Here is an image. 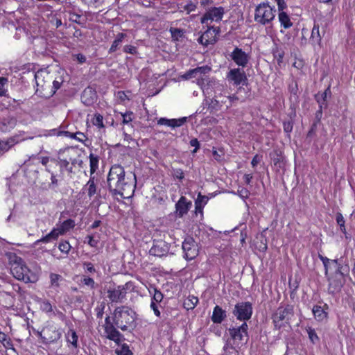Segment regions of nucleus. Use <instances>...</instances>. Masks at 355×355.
<instances>
[{"mask_svg": "<svg viewBox=\"0 0 355 355\" xmlns=\"http://www.w3.org/2000/svg\"><path fill=\"white\" fill-rule=\"evenodd\" d=\"M182 250L184 253V257L187 259L192 260L198 254V248L197 243L193 238L185 239L182 243Z\"/></svg>", "mask_w": 355, "mask_h": 355, "instance_id": "obj_12", "label": "nucleus"}, {"mask_svg": "<svg viewBox=\"0 0 355 355\" xmlns=\"http://www.w3.org/2000/svg\"><path fill=\"white\" fill-rule=\"evenodd\" d=\"M226 318V311L219 306H216L213 311L211 320L214 323L219 324Z\"/></svg>", "mask_w": 355, "mask_h": 355, "instance_id": "obj_22", "label": "nucleus"}, {"mask_svg": "<svg viewBox=\"0 0 355 355\" xmlns=\"http://www.w3.org/2000/svg\"><path fill=\"white\" fill-rule=\"evenodd\" d=\"M45 336L52 340L51 342L58 341L62 336V333L60 330L55 328H49L45 330ZM50 343V341L49 342Z\"/></svg>", "mask_w": 355, "mask_h": 355, "instance_id": "obj_26", "label": "nucleus"}, {"mask_svg": "<svg viewBox=\"0 0 355 355\" xmlns=\"http://www.w3.org/2000/svg\"><path fill=\"white\" fill-rule=\"evenodd\" d=\"M0 114H1L0 112ZM1 114H0V130L2 132H8L15 128L17 121L13 116H8L1 119Z\"/></svg>", "mask_w": 355, "mask_h": 355, "instance_id": "obj_19", "label": "nucleus"}, {"mask_svg": "<svg viewBox=\"0 0 355 355\" xmlns=\"http://www.w3.org/2000/svg\"><path fill=\"white\" fill-rule=\"evenodd\" d=\"M154 293L151 298V302H153L155 304H159L162 302L164 298L163 294L156 288L153 289Z\"/></svg>", "mask_w": 355, "mask_h": 355, "instance_id": "obj_42", "label": "nucleus"}, {"mask_svg": "<svg viewBox=\"0 0 355 355\" xmlns=\"http://www.w3.org/2000/svg\"><path fill=\"white\" fill-rule=\"evenodd\" d=\"M41 309L46 313H51L53 311L52 305L48 301H44L41 304Z\"/></svg>", "mask_w": 355, "mask_h": 355, "instance_id": "obj_49", "label": "nucleus"}, {"mask_svg": "<svg viewBox=\"0 0 355 355\" xmlns=\"http://www.w3.org/2000/svg\"><path fill=\"white\" fill-rule=\"evenodd\" d=\"M196 8V4L192 2H189L184 6V10H186L188 13L195 10Z\"/></svg>", "mask_w": 355, "mask_h": 355, "instance_id": "obj_62", "label": "nucleus"}, {"mask_svg": "<svg viewBox=\"0 0 355 355\" xmlns=\"http://www.w3.org/2000/svg\"><path fill=\"white\" fill-rule=\"evenodd\" d=\"M225 11L223 7H213L207 10L201 18L202 24H207L208 21H220Z\"/></svg>", "mask_w": 355, "mask_h": 355, "instance_id": "obj_13", "label": "nucleus"}, {"mask_svg": "<svg viewBox=\"0 0 355 355\" xmlns=\"http://www.w3.org/2000/svg\"><path fill=\"white\" fill-rule=\"evenodd\" d=\"M107 298L112 302H121L125 297L126 291L124 286L110 287L107 291Z\"/></svg>", "mask_w": 355, "mask_h": 355, "instance_id": "obj_15", "label": "nucleus"}, {"mask_svg": "<svg viewBox=\"0 0 355 355\" xmlns=\"http://www.w3.org/2000/svg\"><path fill=\"white\" fill-rule=\"evenodd\" d=\"M98 157L97 155L91 153L89 155V166H90V173L91 176L95 173L98 167Z\"/></svg>", "mask_w": 355, "mask_h": 355, "instance_id": "obj_32", "label": "nucleus"}, {"mask_svg": "<svg viewBox=\"0 0 355 355\" xmlns=\"http://www.w3.org/2000/svg\"><path fill=\"white\" fill-rule=\"evenodd\" d=\"M50 280L52 286L58 288L60 286V282L62 280V277L58 274L51 273L50 275Z\"/></svg>", "mask_w": 355, "mask_h": 355, "instance_id": "obj_40", "label": "nucleus"}, {"mask_svg": "<svg viewBox=\"0 0 355 355\" xmlns=\"http://www.w3.org/2000/svg\"><path fill=\"white\" fill-rule=\"evenodd\" d=\"M104 309H105V305L103 304H101L100 306H98L95 309V311H96V317L98 318L101 319L103 318V313H104Z\"/></svg>", "mask_w": 355, "mask_h": 355, "instance_id": "obj_57", "label": "nucleus"}, {"mask_svg": "<svg viewBox=\"0 0 355 355\" xmlns=\"http://www.w3.org/2000/svg\"><path fill=\"white\" fill-rule=\"evenodd\" d=\"M136 184L135 173L126 175L121 165L112 166L107 177V187L115 200L119 201L131 198L135 193Z\"/></svg>", "mask_w": 355, "mask_h": 355, "instance_id": "obj_1", "label": "nucleus"}, {"mask_svg": "<svg viewBox=\"0 0 355 355\" xmlns=\"http://www.w3.org/2000/svg\"><path fill=\"white\" fill-rule=\"evenodd\" d=\"M279 21L284 28H288L292 26L289 16L285 12H280L278 15Z\"/></svg>", "mask_w": 355, "mask_h": 355, "instance_id": "obj_29", "label": "nucleus"}, {"mask_svg": "<svg viewBox=\"0 0 355 355\" xmlns=\"http://www.w3.org/2000/svg\"><path fill=\"white\" fill-rule=\"evenodd\" d=\"M198 42L205 46L209 44H214L217 41V37H216V33H214V31H211V28H207V30L198 38Z\"/></svg>", "mask_w": 355, "mask_h": 355, "instance_id": "obj_18", "label": "nucleus"}, {"mask_svg": "<svg viewBox=\"0 0 355 355\" xmlns=\"http://www.w3.org/2000/svg\"><path fill=\"white\" fill-rule=\"evenodd\" d=\"M187 120V117L170 119L169 127L176 128L182 126Z\"/></svg>", "mask_w": 355, "mask_h": 355, "instance_id": "obj_41", "label": "nucleus"}, {"mask_svg": "<svg viewBox=\"0 0 355 355\" xmlns=\"http://www.w3.org/2000/svg\"><path fill=\"white\" fill-rule=\"evenodd\" d=\"M231 59L239 67H246L249 63L250 55L241 48L235 47L230 54Z\"/></svg>", "mask_w": 355, "mask_h": 355, "instance_id": "obj_11", "label": "nucleus"}, {"mask_svg": "<svg viewBox=\"0 0 355 355\" xmlns=\"http://www.w3.org/2000/svg\"><path fill=\"white\" fill-rule=\"evenodd\" d=\"M123 118V123L128 124L133 120V112H126L125 113H121Z\"/></svg>", "mask_w": 355, "mask_h": 355, "instance_id": "obj_45", "label": "nucleus"}, {"mask_svg": "<svg viewBox=\"0 0 355 355\" xmlns=\"http://www.w3.org/2000/svg\"><path fill=\"white\" fill-rule=\"evenodd\" d=\"M310 41L313 44L320 46L322 35H320V26L318 24H315L313 27Z\"/></svg>", "mask_w": 355, "mask_h": 355, "instance_id": "obj_24", "label": "nucleus"}, {"mask_svg": "<svg viewBox=\"0 0 355 355\" xmlns=\"http://www.w3.org/2000/svg\"><path fill=\"white\" fill-rule=\"evenodd\" d=\"M6 256L10 265V272L15 278L24 282L33 281L30 275L31 270L21 257L12 252L8 253Z\"/></svg>", "mask_w": 355, "mask_h": 355, "instance_id": "obj_4", "label": "nucleus"}, {"mask_svg": "<svg viewBox=\"0 0 355 355\" xmlns=\"http://www.w3.org/2000/svg\"><path fill=\"white\" fill-rule=\"evenodd\" d=\"M207 202L208 198L199 193L197 199L195 201L196 211L202 212L203 207L207 203Z\"/></svg>", "mask_w": 355, "mask_h": 355, "instance_id": "obj_30", "label": "nucleus"}, {"mask_svg": "<svg viewBox=\"0 0 355 355\" xmlns=\"http://www.w3.org/2000/svg\"><path fill=\"white\" fill-rule=\"evenodd\" d=\"M331 89L329 87L325 89V91L322 93V94L321 95V97H318V96H316V98H317V101L319 104H322L323 105H324V107H327V96H331Z\"/></svg>", "mask_w": 355, "mask_h": 355, "instance_id": "obj_38", "label": "nucleus"}, {"mask_svg": "<svg viewBox=\"0 0 355 355\" xmlns=\"http://www.w3.org/2000/svg\"><path fill=\"white\" fill-rule=\"evenodd\" d=\"M238 194L241 198L246 199L248 198L250 192L247 189L242 188L238 190Z\"/></svg>", "mask_w": 355, "mask_h": 355, "instance_id": "obj_58", "label": "nucleus"}, {"mask_svg": "<svg viewBox=\"0 0 355 355\" xmlns=\"http://www.w3.org/2000/svg\"><path fill=\"white\" fill-rule=\"evenodd\" d=\"M117 355H132L127 344H123L120 349H116Z\"/></svg>", "mask_w": 355, "mask_h": 355, "instance_id": "obj_44", "label": "nucleus"}, {"mask_svg": "<svg viewBox=\"0 0 355 355\" xmlns=\"http://www.w3.org/2000/svg\"><path fill=\"white\" fill-rule=\"evenodd\" d=\"M0 343H1L4 346H10L11 345V343L9 339H8L7 335L0 331Z\"/></svg>", "mask_w": 355, "mask_h": 355, "instance_id": "obj_51", "label": "nucleus"}, {"mask_svg": "<svg viewBox=\"0 0 355 355\" xmlns=\"http://www.w3.org/2000/svg\"><path fill=\"white\" fill-rule=\"evenodd\" d=\"M319 258L322 261L325 269V275H327L328 272V263H329L330 260L327 257H323L320 254H319Z\"/></svg>", "mask_w": 355, "mask_h": 355, "instance_id": "obj_59", "label": "nucleus"}, {"mask_svg": "<svg viewBox=\"0 0 355 355\" xmlns=\"http://www.w3.org/2000/svg\"><path fill=\"white\" fill-rule=\"evenodd\" d=\"M171 36L174 40H178L180 37L183 36V31L179 28L171 29Z\"/></svg>", "mask_w": 355, "mask_h": 355, "instance_id": "obj_46", "label": "nucleus"}, {"mask_svg": "<svg viewBox=\"0 0 355 355\" xmlns=\"http://www.w3.org/2000/svg\"><path fill=\"white\" fill-rule=\"evenodd\" d=\"M125 36H126V35L124 34V33H119L116 35V39L112 42V46L110 48L109 52L110 53H113V52L116 51V49H118L119 46L121 44V43L122 42L123 38Z\"/></svg>", "mask_w": 355, "mask_h": 355, "instance_id": "obj_33", "label": "nucleus"}, {"mask_svg": "<svg viewBox=\"0 0 355 355\" xmlns=\"http://www.w3.org/2000/svg\"><path fill=\"white\" fill-rule=\"evenodd\" d=\"M75 227V221L72 219L64 220L59 228L53 229L50 233L37 240L35 243H47L56 240L60 235L64 234Z\"/></svg>", "mask_w": 355, "mask_h": 355, "instance_id": "obj_6", "label": "nucleus"}, {"mask_svg": "<svg viewBox=\"0 0 355 355\" xmlns=\"http://www.w3.org/2000/svg\"><path fill=\"white\" fill-rule=\"evenodd\" d=\"M124 51L130 54H135L137 53L136 48L132 45H126L123 49Z\"/></svg>", "mask_w": 355, "mask_h": 355, "instance_id": "obj_63", "label": "nucleus"}, {"mask_svg": "<svg viewBox=\"0 0 355 355\" xmlns=\"http://www.w3.org/2000/svg\"><path fill=\"white\" fill-rule=\"evenodd\" d=\"M220 96L215 95L209 104V108L211 111H218L221 108V104L219 98Z\"/></svg>", "mask_w": 355, "mask_h": 355, "instance_id": "obj_36", "label": "nucleus"}, {"mask_svg": "<svg viewBox=\"0 0 355 355\" xmlns=\"http://www.w3.org/2000/svg\"><path fill=\"white\" fill-rule=\"evenodd\" d=\"M35 80L37 87L36 93L40 95H44V92L51 88V83L53 80V76L45 70H40L35 73Z\"/></svg>", "mask_w": 355, "mask_h": 355, "instance_id": "obj_7", "label": "nucleus"}, {"mask_svg": "<svg viewBox=\"0 0 355 355\" xmlns=\"http://www.w3.org/2000/svg\"><path fill=\"white\" fill-rule=\"evenodd\" d=\"M248 329V326L246 322H243L240 327L228 329L230 338L227 340L223 347V351L226 355H231L233 352L236 354L238 349L242 346L243 341L245 340V343L247 342Z\"/></svg>", "mask_w": 355, "mask_h": 355, "instance_id": "obj_2", "label": "nucleus"}, {"mask_svg": "<svg viewBox=\"0 0 355 355\" xmlns=\"http://www.w3.org/2000/svg\"><path fill=\"white\" fill-rule=\"evenodd\" d=\"M8 83V79L4 77H0V96L6 95L7 90L5 89V85Z\"/></svg>", "mask_w": 355, "mask_h": 355, "instance_id": "obj_47", "label": "nucleus"}, {"mask_svg": "<svg viewBox=\"0 0 355 355\" xmlns=\"http://www.w3.org/2000/svg\"><path fill=\"white\" fill-rule=\"evenodd\" d=\"M198 302V299L194 296H189L187 299H186L184 302V306L187 310L193 309L195 308L196 304Z\"/></svg>", "mask_w": 355, "mask_h": 355, "instance_id": "obj_34", "label": "nucleus"}, {"mask_svg": "<svg viewBox=\"0 0 355 355\" xmlns=\"http://www.w3.org/2000/svg\"><path fill=\"white\" fill-rule=\"evenodd\" d=\"M73 139H74L78 141L83 142L87 139V137L84 133L80 132H77L73 134Z\"/></svg>", "mask_w": 355, "mask_h": 355, "instance_id": "obj_55", "label": "nucleus"}, {"mask_svg": "<svg viewBox=\"0 0 355 355\" xmlns=\"http://www.w3.org/2000/svg\"><path fill=\"white\" fill-rule=\"evenodd\" d=\"M92 123L94 125L98 127V128H103V117L100 114H95L93 119H92Z\"/></svg>", "mask_w": 355, "mask_h": 355, "instance_id": "obj_39", "label": "nucleus"}, {"mask_svg": "<svg viewBox=\"0 0 355 355\" xmlns=\"http://www.w3.org/2000/svg\"><path fill=\"white\" fill-rule=\"evenodd\" d=\"M336 220L338 225L340 226V230L343 233H345L346 232V229H345V221L344 217L341 213L336 214Z\"/></svg>", "mask_w": 355, "mask_h": 355, "instance_id": "obj_43", "label": "nucleus"}, {"mask_svg": "<svg viewBox=\"0 0 355 355\" xmlns=\"http://www.w3.org/2000/svg\"><path fill=\"white\" fill-rule=\"evenodd\" d=\"M293 315V307L286 306L279 307L272 315V321L276 329H280L284 323H287Z\"/></svg>", "mask_w": 355, "mask_h": 355, "instance_id": "obj_8", "label": "nucleus"}, {"mask_svg": "<svg viewBox=\"0 0 355 355\" xmlns=\"http://www.w3.org/2000/svg\"><path fill=\"white\" fill-rule=\"evenodd\" d=\"M95 93L92 91V88L85 89L82 94L81 99L85 104L89 105L94 101Z\"/></svg>", "mask_w": 355, "mask_h": 355, "instance_id": "obj_27", "label": "nucleus"}, {"mask_svg": "<svg viewBox=\"0 0 355 355\" xmlns=\"http://www.w3.org/2000/svg\"><path fill=\"white\" fill-rule=\"evenodd\" d=\"M84 266L85 270L90 273L94 272L96 271L93 264L90 262L84 263Z\"/></svg>", "mask_w": 355, "mask_h": 355, "instance_id": "obj_64", "label": "nucleus"}, {"mask_svg": "<svg viewBox=\"0 0 355 355\" xmlns=\"http://www.w3.org/2000/svg\"><path fill=\"white\" fill-rule=\"evenodd\" d=\"M191 201H188L184 196L180 197L178 202L175 204L176 216L179 218L183 217L187 214L191 207Z\"/></svg>", "mask_w": 355, "mask_h": 355, "instance_id": "obj_17", "label": "nucleus"}, {"mask_svg": "<svg viewBox=\"0 0 355 355\" xmlns=\"http://www.w3.org/2000/svg\"><path fill=\"white\" fill-rule=\"evenodd\" d=\"M66 341L70 343L71 346L76 349L78 347V336L76 331L73 329H69L65 334Z\"/></svg>", "mask_w": 355, "mask_h": 355, "instance_id": "obj_25", "label": "nucleus"}, {"mask_svg": "<svg viewBox=\"0 0 355 355\" xmlns=\"http://www.w3.org/2000/svg\"><path fill=\"white\" fill-rule=\"evenodd\" d=\"M82 282L85 284V285H87V286H90L92 288H94V286H95V282L94 281V279L91 277H85L83 279H82Z\"/></svg>", "mask_w": 355, "mask_h": 355, "instance_id": "obj_54", "label": "nucleus"}, {"mask_svg": "<svg viewBox=\"0 0 355 355\" xmlns=\"http://www.w3.org/2000/svg\"><path fill=\"white\" fill-rule=\"evenodd\" d=\"M207 85L209 88H210L211 91L214 92L215 95L220 96L221 93L224 91L225 88L224 85H223L219 81L215 79L209 80L207 83Z\"/></svg>", "mask_w": 355, "mask_h": 355, "instance_id": "obj_23", "label": "nucleus"}, {"mask_svg": "<svg viewBox=\"0 0 355 355\" xmlns=\"http://www.w3.org/2000/svg\"><path fill=\"white\" fill-rule=\"evenodd\" d=\"M226 98L227 99H229V101H230V104L226 105V110L230 108L232 105V104L234 103V102L235 101L240 100V98L239 96H237L236 95H235V94H234L232 96H227Z\"/></svg>", "mask_w": 355, "mask_h": 355, "instance_id": "obj_61", "label": "nucleus"}, {"mask_svg": "<svg viewBox=\"0 0 355 355\" xmlns=\"http://www.w3.org/2000/svg\"><path fill=\"white\" fill-rule=\"evenodd\" d=\"M58 248L62 252L67 254L71 249V245L69 242L63 241L59 244Z\"/></svg>", "mask_w": 355, "mask_h": 355, "instance_id": "obj_48", "label": "nucleus"}, {"mask_svg": "<svg viewBox=\"0 0 355 355\" xmlns=\"http://www.w3.org/2000/svg\"><path fill=\"white\" fill-rule=\"evenodd\" d=\"M306 331L308 334L309 338L310 341L313 344H315L316 343L319 342V340H320L319 337L318 336L314 329H313L311 327H307L306 328Z\"/></svg>", "mask_w": 355, "mask_h": 355, "instance_id": "obj_37", "label": "nucleus"}, {"mask_svg": "<svg viewBox=\"0 0 355 355\" xmlns=\"http://www.w3.org/2000/svg\"><path fill=\"white\" fill-rule=\"evenodd\" d=\"M105 332L107 334V338L111 340L119 343L121 341L122 335L116 329L114 324H109L105 327Z\"/></svg>", "mask_w": 355, "mask_h": 355, "instance_id": "obj_21", "label": "nucleus"}, {"mask_svg": "<svg viewBox=\"0 0 355 355\" xmlns=\"http://www.w3.org/2000/svg\"><path fill=\"white\" fill-rule=\"evenodd\" d=\"M74 133H71L68 131H59L56 129H52L49 131H46V133L44 134V136L49 137V136H53V135H58V136H65L73 139Z\"/></svg>", "mask_w": 355, "mask_h": 355, "instance_id": "obj_31", "label": "nucleus"}, {"mask_svg": "<svg viewBox=\"0 0 355 355\" xmlns=\"http://www.w3.org/2000/svg\"><path fill=\"white\" fill-rule=\"evenodd\" d=\"M272 54L274 58L277 60V64L280 65L282 63L284 51L278 46H275L272 49Z\"/></svg>", "mask_w": 355, "mask_h": 355, "instance_id": "obj_35", "label": "nucleus"}, {"mask_svg": "<svg viewBox=\"0 0 355 355\" xmlns=\"http://www.w3.org/2000/svg\"><path fill=\"white\" fill-rule=\"evenodd\" d=\"M210 71L211 67L208 66L198 67L187 71L182 76V78L185 80H189L195 78L197 79V84L202 86L204 81L206 80L205 78V75Z\"/></svg>", "mask_w": 355, "mask_h": 355, "instance_id": "obj_10", "label": "nucleus"}, {"mask_svg": "<svg viewBox=\"0 0 355 355\" xmlns=\"http://www.w3.org/2000/svg\"><path fill=\"white\" fill-rule=\"evenodd\" d=\"M53 83V87L51 88H49L51 89L50 93L51 94H53L55 93L56 90L58 89L60 87V85L62 83V80L60 79V80H53L51 82Z\"/></svg>", "mask_w": 355, "mask_h": 355, "instance_id": "obj_50", "label": "nucleus"}, {"mask_svg": "<svg viewBox=\"0 0 355 355\" xmlns=\"http://www.w3.org/2000/svg\"><path fill=\"white\" fill-rule=\"evenodd\" d=\"M83 189L87 192V195L89 198L97 196L101 191V189L98 187L97 184L94 180V177L90 176L89 181L83 187Z\"/></svg>", "mask_w": 355, "mask_h": 355, "instance_id": "obj_20", "label": "nucleus"}, {"mask_svg": "<svg viewBox=\"0 0 355 355\" xmlns=\"http://www.w3.org/2000/svg\"><path fill=\"white\" fill-rule=\"evenodd\" d=\"M169 251V245L163 240L153 241V245L149 250L150 255L162 257L168 254Z\"/></svg>", "mask_w": 355, "mask_h": 355, "instance_id": "obj_14", "label": "nucleus"}, {"mask_svg": "<svg viewBox=\"0 0 355 355\" xmlns=\"http://www.w3.org/2000/svg\"><path fill=\"white\" fill-rule=\"evenodd\" d=\"M276 10L268 2H263L257 6L254 11V21L261 25L270 24L275 19Z\"/></svg>", "mask_w": 355, "mask_h": 355, "instance_id": "obj_5", "label": "nucleus"}, {"mask_svg": "<svg viewBox=\"0 0 355 355\" xmlns=\"http://www.w3.org/2000/svg\"><path fill=\"white\" fill-rule=\"evenodd\" d=\"M284 130L286 133H290L293 130V124L291 121H284L283 123Z\"/></svg>", "mask_w": 355, "mask_h": 355, "instance_id": "obj_56", "label": "nucleus"}, {"mask_svg": "<svg viewBox=\"0 0 355 355\" xmlns=\"http://www.w3.org/2000/svg\"><path fill=\"white\" fill-rule=\"evenodd\" d=\"M135 312L128 306H120L113 312V323L122 331L133 329L135 326Z\"/></svg>", "mask_w": 355, "mask_h": 355, "instance_id": "obj_3", "label": "nucleus"}, {"mask_svg": "<svg viewBox=\"0 0 355 355\" xmlns=\"http://www.w3.org/2000/svg\"><path fill=\"white\" fill-rule=\"evenodd\" d=\"M314 318L318 321H322L327 318V313L323 310L320 306L315 305L312 309Z\"/></svg>", "mask_w": 355, "mask_h": 355, "instance_id": "obj_28", "label": "nucleus"}, {"mask_svg": "<svg viewBox=\"0 0 355 355\" xmlns=\"http://www.w3.org/2000/svg\"><path fill=\"white\" fill-rule=\"evenodd\" d=\"M227 78L236 85L244 84L247 80L245 71L240 68L230 69L227 74Z\"/></svg>", "mask_w": 355, "mask_h": 355, "instance_id": "obj_16", "label": "nucleus"}, {"mask_svg": "<svg viewBox=\"0 0 355 355\" xmlns=\"http://www.w3.org/2000/svg\"><path fill=\"white\" fill-rule=\"evenodd\" d=\"M234 315L241 321H246L250 319L252 314V306L250 302L237 303L233 310Z\"/></svg>", "mask_w": 355, "mask_h": 355, "instance_id": "obj_9", "label": "nucleus"}, {"mask_svg": "<svg viewBox=\"0 0 355 355\" xmlns=\"http://www.w3.org/2000/svg\"><path fill=\"white\" fill-rule=\"evenodd\" d=\"M116 98L117 99L121 102V103H123L124 102L125 100L128 99V96L127 95L125 94V93L123 92V91H119L116 94Z\"/></svg>", "mask_w": 355, "mask_h": 355, "instance_id": "obj_60", "label": "nucleus"}, {"mask_svg": "<svg viewBox=\"0 0 355 355\" xmlns=\"http://www.w3.org/2000/svg\"><path fill=\"white\" fill-rule=\"evenodd\" d=\"M12 144H10L8 141H0V153L8 151Z\"/></svg>", "mask_w": 355, "mask_h": 355, "instance_id": "obj_53", "label": "nucleus"}, {"mask_svg": "<svg viewBox=\"0 0 355 355\" xmlns=\"http://www.w3.org/2000/svg\"><path fill=\"white\" fill-rule=\"evenodd\" d=\"M160 307H161L160 304H155L153 302H150V308L153 311L154 314L157 317H160V315H161V313L159 311Z\"/></svg>", "mask_w": 355, "mask_h": 355, "instance_id": "obj_52", "label": "nucleus"}]
</instances>
